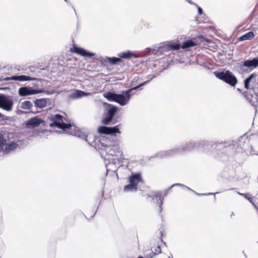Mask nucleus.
<instances>
[{"label": "nucleus", "instance_id": "1", "mask_svg": "<svg viewBox=\"0 0 258 258\" xmlns=\"http://www.w3.org/2000/svg\"><path fill=\"white\" fill-rule=\"evenodd\" d=\"M197 148L200 151L210 150L208 142L200 141L197 143L191 141L180 146H175L172 149L157 152L152 157H156L160 159L166 158L181 154L186 152L190 151Z\"/></svg>", "mask_w": 258, "mask_h": 258}, {"label": "nucleus", "instance_id": "2", "mask_svg": "<svg viewBox=\"0 0 258 258\" xmlns=\"http://www.w3.org/2000/svg\"><path fill=\"white\" fill-rule=\"evenodd\" d=\"M159 74L157 73L156 75H153L148 80L140 84V85L132 88L128 90L122 91L121 94H116L111 92H107L103 94V96L108 101H114L118 103L121 106L125 105L130 100L132 95L131 93L133 91L137 90L140 87L143 86L148 84L151 80L156 78Z\"/></svg>", "mask_w": 258, "mask_h": 258}, {"label": "nucleus", "instance_id": "3", "mask_svg": "<svg viewBox=\"0 0 258 258\" xmlns=\"http://www.w3.org/2000/svg\"><path fill=\"white\" fill-rule=\"evenodd\" d=\"M98 132L100 134H105L108 136L109 142L112 143V150L114 152V155L118 156L121 155V152L118 146L119 141L115 134H120L118 125L113 127L100 126L98 128Z\"/></svg>", "mask_w": 258, "mask_h": 258}, {"label": "nucleus", "instance_id": "4", "mask_svg": "<svg viewBox=\"0 0 258 258\" xmlns=\"http://www.w3.org/2000/svg\"><path fill=\"white\" fill-rule=\"evenodd\" d=\"M214 74L217 78L225 82L231 87H235L237 83L236 77L229 71L221 72H214Z\"/></svg>", "mask_w": 258, "mask_h": 258}, {"label": "nucleus", "instance_id": "5", "mask_svg": "<svg viewBox=\"0 0 258 258\" xmlns=\"http://www.w3.org/2000/svg\"><path fill=\"white\" fill-rule=\"evenodd\" d=\"M65 119L62 115L59 114H56L54 115H51L49 117L50 122L49 123L50 126L51 127H57L63 131L66 129L69 128L72 126L71 123H66L63 121Z\"/></svg>", "mask_w": 258, "mask_h": 258}, {"label": "nucleus", "instance_id": "6", "mask_svg": "<svg viewBox=\"0 0 258 258\" xmlns=\"http://www.w3.org/2000/svg\"><path fill=\"white\" fill-rule=\"evenodd\" d=\"M18 147V145L14 142H8L0 134V152H3L4 154H8L14 151Z\"/></svg>", "mask_w": 258, "mask_h": 258}, {"label": "nucleus", "instance_id": "7", "mask_svg": "<svg viewBox=\"0 0 258 258\" xmlns=\"http://www.w3.org/2000/svg\"><path fill=\"white\" fill-rule=\"evenodd\" d=\"M107 106L104 112L101 122L103 124H109L118 110V107L112 104H106Z\"/></svg>", "mask_w": 258, "mask_h": 258}, {"label": "nucleus", "instance_id": "8", "mask_svg": "<svg viewBox=\"0 0 258 258\" xmlns=\"http://www.w3.org/2000/svg\"><path fill=\"white\" fill-rule=\"evenodd\" d=\"M14 101L12 97L4 94H0V108L10 112L13 109Z\"/></svg>", "mask_w": 258, "mask_h": 258}, {"label": "nucleus", "instance_id": "9", "mask_svg": "<svg viewBox=\"0 0 258 258\" xmlns=\"http://www.w3.org/2000/svg\"><path fill=\"white\" fill-rule=\"evenodd\" d=\"M112 142H109L108 136L106 137L105 143L102 142H100L101 147H98V149L100 150V155L102 157L106 158L105 154L111 156L114 155V152L112 150ZM98 146L99 147V145H98Z\"/></svg>", "mask_w": 258, "mask_h": 258}, {"label": "nucleus", "instance_id": "10", "mask_svg": "<svg viewBox=\"0 0 258 258\" xmlns=\"http://www.w3.org/2000/svg\"><path fill=\"white\" fill-rule=\"evenodd\" d=\"M43 92L41 89H34L30 87H22L18 90L19 95L21 96H26L36 94Z\"/></svg>", "mask_w": 258, "mask_h": 258}, {"label": "nucleus", "instance_id": "11", "mask_svg": "<svg viewBox=\"0 0 258 258\" xmlns=\"http://www.w3.org/2000/svg\"><path fill=\"white\" fill-rule=\"evenodd\" d=\"M6 80H15L18 81L20 82L22 81H38L40 80L39 79L34 77H30L29 76H25V75H16L13 76L9 78H7L6 79Z\"/></svg>", "mask_w": 258, "mask_h": 258}, {"label": "nucleus", "instance_id": "12", "mask_svg": "<svg viewBox=\"0 0 258 258\" xmlns=\"http://www.w3.org/2000/svg\"><path fill=\"white\" fill-rule=\"evenodd\" d=\"M237 142L233 140H229L225 141L217 142L215 143H209V148L217 147L218 145H222L224 147H228L231 146H235Z\"/></svg>", "mask_w": 258, "mask_h": 258}, {"label": "nucleus", "instance_id": "13", "mask_svg": "<svg viewBox=\"0 0 258 258\" xmlns=\"http://www.w3.org/2000/svg\"><path fill=\"white\" fill-rule=\"evenodd\" d=\"M43 122L41 118L34 117L27 120L26 124L29 128H34L38 126Z\"/></svg>", "mask_w": 258, "mask_h": 258}, {"label": "nucleus", "instance_id": "14", "mask_svg": "<svg viewBox=\"0 0 258 258\" xmlns=\"http://www.w3.org/2000/svg\"><path fill=\"white\" fill-rule=\"evenodd\" d=\"M74 52L81 56L85 57H92L95 55V53L87 51L86 49L75 46L74 47Z\"/></svg>", "mask_w": 258, "mask_h": 258}, {"label": "nucleus", "instance_id": "15", "mask_svg": "<svg viewBox=\"0 0 258 258\" xmlns=\"http://www.w3.org/2000/svg\"><path fill=\"white\" fill-rule=\"evenodd\" d=\"M128 179L130 184L137 187L138 183L142 180L141 175L140 173H135L130 176Z\"/></svg>", "mask_w": 258, "mask_h": 258}, {"label": "nucleus", "instance_id": "16", "mask_svg": "<svg viewBox=\"0 0 258 258\" xmlns=\"http://www.w3.org/2000/svg\"><path fill=\"white\" fill-rule=\"evenodd\" d=\"M21 108L26 110H29L33 113L40 112V111H35L33 110L32 103L30 101H25L21 103Z\"/></svg>", "mask_w": 258, "mask_h": 258}, {"label": "nucleus", "instance_id": "17", "mask_svg": "<svg viewBox=\"0 0 258 258\" xmlns=\"http://www.w3.org/2000/svg\"><path fill=\"white\" fill-rule=\"evenodd\" d=\"M48 101L49 99L45 98L36 99L34 101V107L41 109L46 106Z\"/></svg>", "mask_w": 258, "mask_h": 258}, {"label": "nucleus", "instance_id": "18", "mask_svg": "<svg viewBox=\"0 0 258 258\" xmlns=\"http://www.w3.org/2000/svg\"><path fill=\"white\" fill-rule=\"evenodd\" d=\"M243 65L247 68H256L258 66V57L252 58V59H247L243 62Z\"/></svg>", "mask_w": 258, "mask_h": 258}, {"label": "nucleus", "instance_id": "19", "mask_svg": "<svg viewBox=\"0 0 258 258\" xmlns=\"http://www.w3.org/2000/svg\"><path fill=\"white\" fill-rule=\"evenodd\" d=\"M116 160H117L114 159L111 161H109L108 163H106L105 166L107 170V173L109 171L114 172H116L117 168V166L116 165L115 163V161Z\"/></svg>", "mask_w": 258, "mask_h": 258}, {"label": "nucleus", "instance_id": "20", "mask_svg": "<svg viewBox=\"0 0 258 258\" xmlns=\"http://www.w3.org/2000/svg\"><path fill=\"white\" fill-rule=\"evenodd\" d=\"M161 192L160 191H156L154 192L153 196V200H155L157 201H159V208H160V212H161L162 211V205L163 203L164 200V197H162L161 196Z\"/></svg>", "mask_w": 258, "mask_h": 258}, {"label": "nucleus", "instance_id": "21", "mask_svg": "<svg viewBox=\"0 0 258 258\" xmlns=\"http://www.w3.org/2000/svg\"><path fill=\"white\" fill-rule=\"evenodd\" d=\"M89 93H86L83 91L79 90H76L73 93H72L70 97L72 99H77L79 98H81L85 96L88 95Z\"/></svg>", "mask_w": 258, "mask_h": 258}, {"label": "nucleus", "instance_id": "22", "mask_svg": "<svg viewBox=\"0 0 258 258\" xmlns=\"http://www.w3.org/2000/svg\"><path fill=\"white\" fill-rule=\"evenodd\" d=\"M117 55L119 58H120L121 59L122 58L128 59L132 56H134L136 58L138 57L137 55L133 54L131 51L129 50L126 52L119 53H118Z\"/></svg>", "mask_w": 258, "mask_h": 258}, {"label": "nucleus", "instance_id": "23", "mask_svg": "<svg viewBox=\"0 0 258 258\" xmlns=\"http://www.w3.org/2000/svg\"><path fill=\"white\" fill-rule=\"evenodd\" d=\"M254 36V33L252 31L248 32L244 35H242L238 38V40L240 41L244 40H251Z\"/></svg>", "mask_w": 258, "mask_h": 258}, {"label": "nucleus", "instance_id": "24", "mask_svg": "<svg viewBox=\"0 0 258 258\" xmlns=\"http://www.w3.org/2000/svg\"><path fill=\"white\" fill-rule=\"evenodd\" d=\"M122 59L120 58L116 57H106L104 59V61L107 62L109 63L114 65L116 64L117 62L121 61Z\"/></svg>", "mask_w": 258, "mask_h": 258}, {"label": "nucleus", "instance_id": "25", "mask_svg": "<svg viewBox=\"0 0 258 258\" xmlns=\"http://www.w3.org/2000/svg\"><path fill=\"white\" fill-rule=\"evenodd\" d=\"M195 45H196L195 41L192 40H187L183 43L181 48L182 49H187Z\"/></svg>", "mask_w": 258, "mask_h": 258}, {"label": "nucleus", "instance_id": "26", "mask_svg": "<svg viewBox=\"0 0 258 258\" xmlns=\"http://www.w3.org/2000/svg\"><path fill=\"white\" fill-rule=\"evenodd\" d=\"M256 76H257V74L256 73H252L248 78H247L245 80V81H244V87L246 89H249V85L250 82H251V81L252 80V79L253 78H255Z\"/></svg>", "mask_w": 258, "mask_h": 258}, {"label": "nucleus", "instance_id": "27", "mask_svg": "<svg viewBox=\"0 0 258 258\" xmlns=\"http://www.w3.org/2000/svg\"><path fill=\"white\" fill-rule=\"evenodd\" d=\"M123 190L125 192L136 191L137 190V187H136L135 185L130 183L129 184L124 186Z\"/></svg>", "mask_w": 258, "mask_h": 258}, {"label": "nucleus", "instance_id": "28", "mask_svg": "<svg viewBox=\"0 0 258 258\" xmlns=\"http://www.w3.org/2000/svg\"><path fill=\"white\" fill-rule=\"evenodd\" d=\"M83 136L84 137L85 141L87 142L88 144L93 147L94 146V143L95 140L93 137L88 136L86 135H83Z\"/></svg>", "mask_w": 258, "mask_h": 258}, {"label": "nucleus", "instance_id": "29", "mask_svg": "<svg viewBox=\"0 0 258 258\" xmlns=\"http://www.w3.org/2000/svg\"><path fill=\"white\" fill-rule=\"evenodd\" d=\"M168 48L175 50H177L181 48V46H180L179 43L176 44H170L168 45Z\"/></svg>", "mask_w": 258, "mask_h": 258}, {"label": "nucleus", "instance_id": "30", "mask_svg": "<svg viewBox=\"0 0 258 258\" xmlns=\"http://www.w3.org/2000/svg\"><path fill=\"white\" fill-rule=\"evenodd\" d=\"M237 193L245 197L247 200H248L250 203H252V200L253 199V198L251 197V195L249 194H242L240 193L239 192H237Z\"/></svg>", "mask_w": 258, "mask_h": 258}, {"label": "nucleus", "instance_id": "31", "mask_svg": "<svg viewBox=\"0 0 258 258\" xmlns=\"http://www.w3.org/2000/svg\"><path fill=\"white\" fill-rule=\"evenodd\" d=\"M152 251L155 255L160 254L161 253V247L159 245H158L157 247H155L152 250Z\"/></svg>", "mask_w": 258, "mask_h": 258}, {"label": "nucleus", "instance_id": "32", "mask_svg": "<svg viewBox=\"0 0 258 258\" xmlns=\"http://www.w3.org/2000/svg\"><path fill=\"white\" fill-rule=\"evenodd\" d=\"M219 192H215V193L209 192V193H207V194H199V193H197V192H195L194 193L196 195H197V196H209V195H215V194H218Z\"/></svg>", "mask_w": 258, "mask_h": 258}, {"label": "nucleus", "instance_id": "33", "mask_svg": "<svg viewBox=\"0 0 258 258\" xmlns=\"http://www.w3.org/2000/svg\"><path fill=\"white\" fill-rule=\"evenodd\" d=\"M179 186L182 188V187H184L185 185L180 183H175L172 184L170 187H169V189H171L173 186Z\"/></svg>", "mask_w": 258, "mask_h": 258}, {"label": "nucleus", "instance_id": "34", "mask_svg": "<svg viewBox=\"0 0 258 258\" xmlns=\"http://www.w3.org/2000/svg\"><path fill=\"white\" fill-rule=\"evenodd\" d=\"M197 7H198V14L199 15H202L203 14V10L202 9L199 7L198 6H197Z\"/></svg>", "mask_w": 258, "mask_h": 258}, {"label": "nucleus", "instance_id": "35", "mask_svg": "<svg viewBox=\"0 0 258 258\" xmlns=\"http://www.w3.org/2000/svg\"><path fill=\"white\" fill-rule=\"evenodd\" d=\"M182 188H183V189H187V190H190V191H192V192H195V191L194 190H193L192 189H191V188H190L189 187H188L186 186V185H185V186H184V187H182Z\"/></svg>", "mask_w": 258, "mask_h": 258}, {"label": "nucleus", "instance_id": "36", "mask_svg": "<svg viewBox=\"0 0 258 258\" xmlns=\"http://www.w3.org/2000/svg\"><path fill=\"white\" fill-rule=\"evenodd\" d=\"M83 135H85L84 133H81L79 134L78 136L79 138H82L83 140H85L84 137L83 136Z\"/></svg>", "mask_w": 258, "mask_h": 258}, {"label": "nucleus", "instance_id": "37", "mask_svg": "<svg viewBox=\"0 0 258 258\" xmlns=\"http://www.w3.org/2000/svg\"><path fill=\"white\" fill-rule=\"evenodd\" d=\"M171 189H169V187L167 189H166L165 191H164V196H166V195L168 194V192H169V190H170Z\"/></svg>", "mask_w": 258, "mask_h": 258}, {"label": "nucleus", "instance_id": "38", "mask_svg": "<svg viewBox=\"0 0 258 258\" xmlns=\"http://www.w3.org/2000/svg\"><path fill=\"white\" fill-rule=\"evenodd\" d=\"M255 202H253V199L252 200V203H251L254 206L255 208H256V205L254 204Z\"/></svg>", "mask_w": 258, "mask_h": 258}, {"label": "nucleus", "instance_id": "39", "mask_svg": "<svg viewBox=\"0 0 258 258\" xmlns=\"http://www.w3.org/2000/svg\"><path fill=\"white\" fill-rule=\"evenodd\" d=\"M188 2L190 4H193L194 3L191 1H188Z\"/></svg>", "mask_w": 258, "mask_h": 258}, {"label": "nucleus", "instance_id": "40", "mask_svg": "<svg viewBox=\"0 0 258 258\" xmlns=\"http://www.w3.org/2000/svg\"><path fill=\"white\" fill-rule=\"evenodd\" d=\"M33 85H34V86H37V85H38V84H37V83H33Z\"/></svg>", "mask_w": 258, "mask_h": 258}, {"label": "nucleus", "instance_id": "41", "mask_svg": "<svg viewBox=\"0 0 258 258\" xmlns=\"http://www.w3.org/2000/svg\"><path fill=\"white\" fill-rule=\"evenodd\" d=\"M2 116V114L1 113H0V117Z\"/></svg>", "mask_w": 258, "mask_h": 258}, {"label": "nucleus", "instance_id": "42", "mask_svg": "<svg viewBox=\"0 0 258 258\" xmlns=\"http://www.w3.org/2000/svg\"><path fill=\"white\" fill-rule=\"evenodd\" d=\"M226 190H227V189H225V190H224L223 191H226Z\"/></svg>", "mask_w": 258, "mask_h": 258}, {"label": "nucleus", "instance_id": "43", "mask_svg": "<svg viewBox=\"0 0 258 258\" xmlns=\"http://www.w3.org/2000/svg\"><path fill=\"white\" fill-rule=\"evenodd\" d=\"M64 1H65V2H67V0H64Z\"/></svg>", "mask_w": 258, "mask_h": 258}, {"label": "nucleus", "instance_id": "44", "mask_svg": "<svg viewBox=\"0 0 258 258\" xmlns=\"http://www.w3.org/2000/svg\"><path fill=\"white\" fill-rule=\"evenodd\" d=\"M168 258H171V257L169 256Z\"/></svg>", "mask_w": 258, "mask_h": 258}]
</instances>
